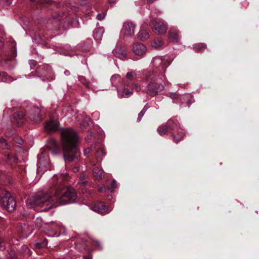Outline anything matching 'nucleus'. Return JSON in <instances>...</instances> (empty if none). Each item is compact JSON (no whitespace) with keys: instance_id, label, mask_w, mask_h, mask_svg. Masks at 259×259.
Returning a JSON list of instances; mask_svg holds the SVG:
<instances>
[{"instance_id":"obj_11","label":"nucleus","mask_w":259,"mask_h":259,"mask_svg":"<svg viewBox=\"0 0 259 259\" xmlns=\"http://www.w3.org/2000/svg\"><path fill=\"white\" fill-rule=\"evenodd\" d=\"M135 25L131 22H124L121 31V37H129L134 33Z\"/></svg>"},{"instance_id":"obj_17","label":"nucleus","mask_w":259,"mask_h":259,"mask_svg":"<svg viewBox=\"0 0 259 259\" xmlns=\"http://www.w3.org/2000/svg\"><path fill=\"white\" fill-rule=\"evenodd\" d=\"M169 39L175 42H178L180 38L179 30L175 27H172L169 31Z\"/></svg>"},{"instance_id":"obj_41","label":"nucleus","mask_w":259,"mask_h":259,"mask_svg":"<svg viewBox=\"0 0 259 259\" xmlns=\"http://www.w3.org/2000/svg\"><path fill=\"white\" fill-rule=\"evenodd\" d=\"M29 64H30L31 69H34V67L35 66V65L36 64V62L34 60H30Z\"/></svg>"},{"instance_id":"obj_36","label":"nucleus","mask_w":259,"mask_h":259,"mask_svg":"<svg viewBox=\"0 0 259 259\" xmlns=\"http://www.w3.org/2000/svg\"><path fill=\"white\" fill-rule=\"evenodd\" d=\"M95 138V135L93 133H90L88 135L87 138H86V141L88 143H90V141L93 140Z\"/></svg>"},{"instance_id":"obj_39","label":"nucleus","mask_w":259,"mask_h":259,"mask_svg":"<svg viewBox=\"0 0 259 259\" xmlns=\"http://www.w3.org/2000/svg\"><path fill=\"white\" fill-rule=\"evenodd\" d=\"M195 46L197 48V50H200L201 49H205L206 45L204 44H199L198 45H196Z\"/></svg>"},{"instance_id":"obj_30","label":"nucleus","mask_w":259,"mask_h":259,"mask_svg":"<svg viewBox=\"0 0 259 259\" xmlns=\"http://www.w3.org/2000/svg\"><path fill=\"white\" fill-rule=\"evenodd\" d=\"M78 80L81 83L83 84L87 88H90V83L86 80L84 77L82 76H79L78 77Z\"/></svg>"},{"instance_id":"obj_60","label":"nucleus","mask_w":259,"mask_h":259,"mask_svg":"<svg viewBox=\"0 0 259 259\" xmlns=\"http://www.w3.org/2000/svg\"><path fill=\"white\" fill-rule=\"evenodd\" d=\"M0 259H1V258H0Z\"/></svg>"},{"instance_id":"obj_6","label":"nucleus","mask_w":259,"mask_h":259,"mask_svg":"<svg viewBox=\"0 0 259 259\" xmlns=\"http://www.w3.org/2000/svg\"><path fill=\"white\" fill-rule=\"evenodd\" d=\"M166 125L168 132L172 135L174 142L178 143L185 135L183 129L180 127L179 123L176 119L171 118L167 120Z\"/></svg>"},{"instance_id":"obj_48","label":"nucleus","mask_w":259,"mask_h":259,"mask_svg":"<svg viewBox=\"0 0 259 259\" xmlns=\"http://www.w3.org/2000/svg\"><path fill=\"white\" fill-rule=\"evenodd\" d=\"M19 144H22L23 143V141L22 139H20L18 141H16Z\"/></svg>"},{"instance_id":"obj_58","label":"nucleus","mask_w":259,"mask_h":259,"mask_svg":"<svg viewBox=\"0 0 259 259\" xmlns=\"http://www.w3.org/2000/svg\"><path fill=\"white\" fill-rule=\"evenodd\" d=\"M70 46H66V48L68 50L70 49Z\"/></svg>"},{"instance_id":"obj_43","label":"nucleus","mask_w":259,"mask_h":259,"mask_svg":"<svg viewBox=\"0 0 259 259\" xmlns=\"http://www.w3.org/2000/svg\"><path fill=\"white\" fill-rule=\"evenodd\" d=\"M105 190V187L103 185H101V186H99L98 191L99 192H103Z\"/></svg>"},{"instance_id":"obj_5","label":"nucleus","mask_w":259,"mask_h":259,"mask_svg":"<svg viewBox=\"0 0 259 259\" xmlns=\"http://www.w3.org/2000/svg\"><path fill=\"white\" fill-rule=\"evenodd\" d=\"M158 78L164 81L165 77L164 75L160 74L156 75L153 72L149 71L145 75V80L148 82L147 86V90H143V92H145L148 95L154 97L162 91L164 89V86L160 83H156Z\"/></svg>"},{"instance_id":"obj_28","label":"nucleus","mask_w":259,"mask_h":259,"mask_svg":"<svg viewBox=\"0 0 259 259\" xmlns=\"http://www.w3.org/2000/svg\"><path fill=\"white\" fill-rule=\"evenodd\" d=\"M157 131L161 136L164 135L168 132L166 125H161L159 126L157 129Z\"/></svg>"},{"instance_id":"obj_18","label":"nucleus","mask_w":259,"mask_h":259,"mask_svg":"<svg viewBox=\"0 0 259 259\" xmlns=\"http://www.w3.org/2000/svg\"><path fill=\"white\" fill-rule=\"evenodd\" d=\"M45 128L46 132L48 133L55 132L58 129V124L57 122L50 121L46 123Z\"/></svg>"},{"instance_id":"obj_54","label":"nucleus","mask_w":259,"mask_h":259,"mask_svg":"<svg viewBox=\"0 0 259 259\" xmlns=\"http://www.w3.org/2000/svg\"><path fill=\"white\" fill-rule=\"evenodd\" d=\"M55 235H56L57 236H59V235H57V234H56V233H55V234H53V235H51V236H55ZM48 236H50V235H48Z\"/></svg>"},{"instance_id":"obj_21","label":"nucleus","mask_w":259,"mask_h":259,"mask_svg":"<svg viewBox=\"0 0 259 259\" xmlns=\"http://www.w3.org/2000/svg\"><path fill=\"white\" fill-rule=\"evenodd\" d=\"M93 171L94 176L96 179L100 180L102 178L103 170L102 169L99 167H96L94 168Z\"/></svg>"},{"instance_id":"obj_38","label":"nucleus","mask_w":259,"mask_h":259,"mask_svg":"<svg viewBox=\"0 0 259 259\" xmlns=\"http://www.w3.org/2000/svg\"><path fill=\"white\" fill-rule=\"evenodd\" d=\"M114 51H115L116 53L121 57H124L125 56L124 50L123 48H121L118 52H117L116 50H115Z\"/></svg>"},{"instance_id":"obj_23","label":"nucleus","mask_w":259,"mask_h":259,"mask_svg":"<svg viewBox=\"0 0 259 259\" xmlns=\"http://www.w3.org/2000/svg\"><path fill=\"white\" fill-rule=\"evenodd\" d=\"M91 124L92 122L90 118H89V117H85L84 118L82 122L81 123L80 126L81 128L83 130L84 129H86Z\"/></svg>"},{"instance_id":"obj_37","label":"nucleus","mask_w":259,"mask_h":259,"mask_svg":"<svg viewBox=\"0 0 259 259\" xmlns=\"http://www.w3.org/2000/svg\"><path fill=\"white\" fill-rule=\"evenodd\" d=\"M32 2H38L40 4H47L50 3L48 0H30Z\"/></svg>"},{"instance_id":"obj_59","label":"nucleus","mask_w":259,"mask_h":259,"mask_svg":"<svg viewBox=\"0 0 259 259\" xmlns=\"http://www.w3.org/2000/svg\"><path fill=\"white\" fill-rule=\"evenodd\" d=\"M175 96H176L175 95H172L171 98H174Z\"/></svg>"},{"instance_id":"obj_35","label":"nucleus","mask_w":259,"mask_h":259,"mask_svg":"<svg viewBox=\"0 0 259 259\" xmlns=\"http://www.w3.org/2000/svg\"><path fill=\"white\" fill-rule=\"evenodd\" d=\"M35 225L38 228H40L42 226V221L41 218H37L35 221Z\"/></svg>"},{"instance_id":"obj_13","label":"nucleus","mask_w":259,"mask_h":259,"mask_svg":"<svg viewBox=\"0 0 259 259\" xmlns=\"http://www.w3.org/2000/svg\"><path fill=\"white\" fill-rule=\"evenodd\" d=\"M11 120L14 124L21 126L25 121L23 112L21 110L16 111L13 113Z\"/></svg>"},{"instance_id":"obj_55","label":"nucleus","mask_w":259,"mask_h":259,"mask_svg":"<svg viewBox=\"0 0 259 259\" xmlns=\"http://www.w3.org/2000/svg\"><path fill=\"white\" fill-rule=\"evenodd\" d=\"M12 259H16V257L15 255H14L13 256H12Z\"/></svg>"},{"instance_id":"obj_8","label":"nucleus","mask_w":259,"mask_h":259,"mask_svg":"<svg viewBox=\"0 0 259 259\" xmlns=\"http://www.w3.org/2000/svg\"><path fill=\"white\" fill-rule=\"evenodd\" d=\"M49 158L46 151H43L38 156L37 166L38 172L44 171L49 164Z\"/></svg>"},{"instance_id":"obj_31","label":"nucleus","mask_w":259,"mask_h":259,"mask_svg":"<svg viewBox=\"0 0 259 259\" xmlns=\"http://www.w3.org/2000/svg\"><path fill=\"white\" fill-rule=\"evenodd\" d=\"M9 146L8 145L6 140L3 138L0 139V148L2 149H8Z\"/></svg>"},{"instance_id":"obj_42","label":"nucleus","mask_w":259,"mask_h":259,"mask_svg":"<svg viewBox=\"0 0 259 259\" xmlns=\"http://www.w3.org/2000/svg\"><path fill=\"white\" fill-rule=\"evenodd\" d=\"M51 144L53 148H54L55 149H56L57 148L58 144L56 141H55L54 140H52L51 141Z\"/></svg>"},{"instance_id":"obj_47","label":"nucleus","mask_w":259,"mask_h":259,"mask_svg":"<svg viewBox=\"0 0 259 259\" xmlns=\"http://www.w3.org/2000/svg\"><path fill=\"white\" fill-rule=\"evenodd\" d=\"M61 54H63L65 56H69L70 55L69 53H64L63 51L61 52Z\"/></svg>"},{"instance_id":"obj_2","label":"nucleus","mask_w":259,"mask_h":259,"mask_svg":"<svg viewBox=\"0 0 259 259\" xmlns=\"http://www.w3.org/2000/svg\"><path fill=\"white\" fill-rule=\"evenodd\" d=\"M78 137L71 128L63 129L61 132V144L63 151V158L66 163H76L80 157L77 144Z\"/></svg>"},{"instance_id":"obj_15","label":"nucleus","mask_w":259,"mask_h":259,"mask_svg":"<svg viewBox=\"0 0 259 259\" xmlns=\"http://www.w3.org/2000/svg\"><path fill=\"white\" fill-rule=\"evenodd\" d=\"M153 25L154 31L159 34L165 33L167 28V24L163 21H155Z\"/></svg>"},{"instance_id":"obj_22","label":"nucleus","mask_w":259,"mask_h":259,"mask_svg":"<svg viewBox=\"0 0 259 259\" xmlns=\"http://www.w3.org/2000/svg\"><path fill=\"white\" fill-rule=\"evenodd\" d=\"M163 44V40L161 38H155L152 42L151 45L155 49L160 48Z\"/></svg>"},{"instance_id":"obj_53","label":"nucleus","mask_w":259,"mask_h":259,"mask_svg":"<svg viewBox=\"0 0 259 259\" xmlns=\"http://www.w3.org/2000/svg\"><path fill=\"white\" fill-rule=\"evenodd\" d=\"M147 2L148 3H152L154 2V0H147Z\"/></svg>"},{"instance_id":"obj_7","label":"nucleus","mask_w":259,"mask_h":259,"mask_svg":"<svg viewBox=\"0 0 259 259\" xmlns=\"http://www.w3.org/2000/svg\"><path fill=\"white\" fill-rule=\"evenodd\" d=\"M0 205L10 212L14 210L16 206L14 197L3 189H0Z\"/></svg>"},{"instance_id":"obj_1","label":"nucleus","mask_w":259,"mask_h":259,"mask_svg":"<svg viewBox=\"0 0 259 259\" xmlns=\"http://www.w3.org/2000/svg\"><path fill=\"white\" fill-rule=\"evenodd\" d=\"M67 180L66 173L54 175L50 182L51 190L39 192L29 197L26 201V205L30 208L44 207L42 211H45L53 207L74 202L76 193L72 188H65Z\"/></svg>"},{"instance_id":"obj_52","label":"nucleus","mask_w":259,"mask_h":259,"mask_svg":"<svg viewBox=\"0 0 259 259\" xmlns=\"http://www.w3.org/2000/svg\"><path fill=\"white\" fill-rule=\"evenodd\" d=\"M96 244H97V246H98V249H101V248L100 247V244H99V242H98V241H97V242H96Z\"/></svg>"},{"instance_id":"obj_10","label":"nucleus","mask_w":259,"mask_h":259,"mask_svg":"<svg viewBox=\"0 0 259 259\" xmlns=\"http://www.w3.org/2000/svg\"><path fill=\"white\" fill-rule=\"evenodd\" d=\"M38 69V72L41 74L42 80H51L54 79V74L51 67L49 65H46L43 68Z\"/></svg>"},{"instance_id":"obj_27","label":"nucleus","mask_w":259,"mask_h":259,"mask_svg":"<svg viewBox=\"0 0 259 259\" xmlns=\"http://www.w3.org/2000/svg\"><path fill=\"white\" fill-rule=\"evenodd\" d=\"M117 187L116 182L115 180L108 182L107 188L111 192L113 191Z\"/></svg>"},{"instance_id":"obj_40","label":"nucleus","mask_w":259,"mask_h":259,"mask_svg":"<svg viewBox=\"0 0 259 259\" xmlns=\"http://www.w3.org/2000/svg\"><path fill=\"white\" fill-rule=\"evenodd\" d=\"M105 13H102L98 14L97 16V18L99 20H102L105 18Z\"/></svg>"},{"instance_id":"obj_16","label":"nucleus","mask_w":259,"mask_h":259,"mask_svg":"<svg viewBox=\"0 0 259 259\" xmlns=\"http://www.w3.org/2000/svg\"><path fill=\"white\" fill-rule=\"evenodd\" d=\"M133 51L135 55L142 56L146 52L147 48L142 44L136 42L133 45Z\"/></svg>"},{"instance_id":"obj_20","label":"nucleus","mask_w":259,"mask_h":259,"mask_svg":"<svg viewBox=\"0 0 259 259\" xmlns=\"http://www.w3.org/2000/svg\"><path fill=\"white\" fill-rule=\"evenodd\" d=\"M150 37L149 32L144 29H142L138 33V38L142 41L147 40Z\"/></svg>"},{"instance_id":"obj_34","label":"nucleus","mask_w":259,"mask_h":259,"mask_svg":"<svg viewBox=\"0 0 259 259\" xmlns=\"http://www.w3.org/2000/svg\"><path fill=\"white\" fill-rule=\"evenodd\" d=\"M191 95L190 94H186L183 96V99L184 101L187 100V104L188 105V106L189 107L190 105L191 104V102L189 101L190 98H191Z\"/></svg>"},{"instance_id":"obj_9","label":"nucleus","mask_w":259,"mask_h":259,"mask_svg":"<svg viewBox=\"0 0 259 259\" xmlns=\"http://www.w3.org/2000/svg\"><path fill=\"white\" fill-rule=\"evenodd\" d=\"M95 149H96V159L98 161H100L102 160V157L106 154L105 152L104 151L103 147L100 145H95L91 147L86 148L84 151V154L85 156H88L93 150Z\"/></svg>"},{"instance_id":"obj_56","label":"nucleus","mask_w":259,"mask_h":259,"mask_svg":"<svg viewBox=\"0 0 259 259\" xmlns=\"http://www.w3.org/2000/svg\"><path fill=\"white\" fill-rule=\"evenodd\" d=\"M110 3L111 5L112 6L115 2H110Z\"/></svg>"},{"instance_id":"obj_45","label":"nucleus","mask_w":259,"mask_h":259,"mask_svg":"<svg viewBox=\"0 0 259 259\" xmlns=\"http://www.w3.org/2000/svg\"><path fill=\"white\" fill-rule=\"evenodd\" d=\"M3 34H4L3 27L2 26H0V35H3Z\"/></svg>"},{"instance_id":"obj_33","label":"nucleus","mask_w":259,"mask_h":259,"mask_svg":"<svg viewBox=\"0 0 259 259\" xmlns=\"http://www.w3.org/2000/svg\"><path fill=\"white\" fill-rule=\"evenodd\" d=\"M85 177L84 174H80L78 184L81 185H85L87 182L85 181Z\"/></svg>"},{"instance_id":"obj_25","label":"nucleus","mask_w":259,"mask_h":259,"mask_svg":"<svg viewBox=\"0 0 259 259\" xmlns=\"http://www.w3.org/2000/svg\"><path fill=\"white\" fill-rule=\"evenodd\" d=\"M6 156H7V161L10 163V164H12L13 163H16L18 162V159L16 157L13 156L11 154L7 153L6 154Z\"/></svg>"},{"instance_id":"obj_46","label":"nucleus","mask_w":259,"mask_h":259,"mask_svg":"<svg viewBox=\"0 0 259 259\" xmlns=\"http://www.w3.org/2000/svg\"><path fill=\"white\" fill-rule=\"evenodd\" d=\"M3 243V240L2 239L0 238V249H2L3 245L2 244Z\"/></svg>"},{"instance_id":"obj_14","label":"nucleus","mask_w":259,"mask_h":259,"mask_svg":"<svg viewBox=\"0 0 259 259\" xmlns=\"http://www.w3.org/2000/svg\"><path fill=\"white\" fill-rule=\"evenodd\" d=\"M152 61L154 65L156 67L158 68L161 71H162L163 72H164L166 70V68L170 64L171 60H170L168 62L167 65H165V59L163 60L160 57H155L153 58Z\"/></svg>"},{"instance_id":"obj_49","label":"nucleus","mask_w":259,"mask_h":259,"mask_svg":"<svg viewBox=\"0 0 259 259\" xmlns=\"http://www.w3.org/2000/svg\"><path fill=\"white\" fill-rule=\"evenodd\" d=\"M64 74L65 75L68 76L70 75V72L68 70H65L64 71Z\"/></svg>"},{"instance_id":"obj_19","label":"nucleus","mask_w":259,"mask_h":259,"mask_svg":"<svg viewBox=\"0 0 259 259\" xmlns=\"http://www.w3.org/2000/svg\"><path fill=\"white\" fill-rule=\"evenodd\" d=\"M104 30L103 28L99 27L96 28L93 32V36L95 40L97 41H100L103 36Z\"/></svg>"},{"instance_id":"obj_24","label":"nucleus","mask_w":259,"mask_h":259,"mask_svg":"<svg viewBox=\"0 0 259 259\" xmlns=\"http://www.w3.org/2000/svg\"><path fill=\"white\" fill-rule=\"evenodd\" d=\"M34 114L31 115V118L35 121H38L40 119L39 115L40 110L38 108H36L34 110Z\"/></svg>"},{"instance_id":"obj_29","label":"nucleus","mask_w":259,"mask_h":259,"mask_svg":"<svg viewBox=\"0 0 259 259\" xmlns=\"http://www.w3.org/2000/svg\"><path fill=\"white\" fill-rule=\"evenodd\" d=\"M148 108H149V106H148L147 104H146L144 107V108H143L142 111L139 113V114L138 115V117L137 118L138 122H140L141 121L142 117L144 116V114L145 113V112H146V111L148 109Z\"/></svg>"},{"instance_id":"obj_50","label":"nucleus","mask_w":259,"mask_h":259,"mask_svg":"<svg viewBox=\"0 0 259 259\" xmlns=\"http://www.w3.org/2000/svg\"><path fill=\"white\" fill-rule=\"evenodd\" d=\"M44 39L45 38L44 37L40 38L41 40L37 41V43H38V44L42 43V41H44Z\"/></svg>"},{"instance_id":"obj_26","label":"nucleus","mask_w":259,"mask_h":259,"mask_svg":"<svg viewBox=\"0 0 259 259\" xmlns=\"http://www.w3.org/2000/svg\"><path fill=\"white\" fill-rule=\"evenodd\" d=\"M0 81L4 82H10L11 81L10 77H8L6 72L0 73Z\"/></svg>"},{"instance_id":"obj_4","label":"nucleus","mask_w":259,"mask_h":259,"mask_svg":"<svg viewBox=\"0 0 259 259\" xmlns=\"http://www.w3.org/2000/svg\"><path fill=\"white\" fill-rule=\"evenodd\" d=\"M71 10H67L65 12H60L54 16V19L58 25L59 29L65 30L70 25L73 27H78L79 22L76 18L74 12L77 11L76 7H72Z\"/></svg>"},{"instance_id":"obj_3","label":"nucleus","mask_w":259,"mask_h":259,"mask_svg":"<svg viewBox=\"0 0 259 259\" xmlns=\"http://www.w3.org/2000/svg\"><path fill=\"white\" fill-rule=\"evenodd\" d=\"M137 72L135 71L127 72L125 78L121 79L118 74H114L111 77L112 84L117 88L118 95L120 98L128 97L133 94V91H130L128 88L135 89L137 92L141 90V87L133 81L137 79Z\"/></svg>"},{"instance_id":"obj_57","label":"nucleus","mask_w":259,"mask_h":259,"mask_svg":"<svg viewBox=\"0 0 259 259\" xmlns=\"http://www.w3.org/2000/svg\"><path fill=\"white\" fill-rule=\"evenodd\" d=\"M0 38H0V41H1V42H2V40L3 39V38L2 36H1V37H0Z\"/></svg>"},{"instance_id":"obj_12","label":"nucleus","mask_w":259,"mask_h":259,"mask_svg":"<svg viewBox=\"0 0 259 259\" xmlns=\"http://www.w3.org/2000/svg\"><path fill=\"white\" fill-rule=\"evenodd\" d=\"M91 209L99 213L104 214L110 212L112 210L111 208L105 205L103 202H97L92 206Z\"/></svg>"},{"instance_id":"obj_44","label":"nucleus","mask_w":259,"mask_h":259,"mask_svg":"<svg viewBox=\"0 0 259 259\" xmlns=\"http://www.w3.org/2000/svg\"><path fill=\"white\" fill-rule=\"evenodd\" d=\"M23 248L24 249H25L26 252H28V253H29L30 252V250L26 246H24Z\"/></svg>"},{"instance_id":"obj_51","label":"nucleus","mask_w":259,"mask_h":259,"mask_svg":"<svg viewBox=\"0 0 259 259\" xmlns=\"http://www.w3.org/2000/svg\"><path fill=\"white\" fill-rule=\"evenodd\" d=\"M52 153L54 154V155H55V154H57L58 153V152L57 151H56V150H52Z\"/></svg>"},{"instance_id":"obj_32","label":"nucleus","mask_w":259,"mask_h":259,"mask_svg":"<svg viewBox=\"0 0 259 259\" xmlns=\"http://www.w3.org/2000/svg\"><path fill=\"white\" fill-rule=\"evenodd\" d=\"M48 243L47 240L45 239L42 242H37L35 243V245L38 248H43L47 246Z\"/></svg>"}]
</instances>
